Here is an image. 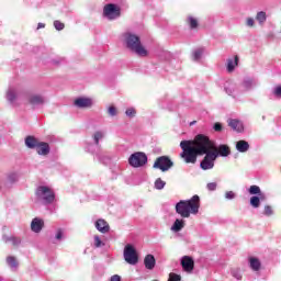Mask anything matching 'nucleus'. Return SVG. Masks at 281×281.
Listing matches in <instances>:
<instances>
[{
	"label": "nucleus",
	"instance_id": "nucleus-37",
	"mask_svg": "<svg viewBox=\"0 0 281 281\" xmlns=\"http://www.w3.org/2000/svg\"><path fill=\"white\" fill-rule=\"evenodd\" d=\"M203 56V48H198L193 52V60H201Z\"/></svg>",
	"mask_w": 281,
	"mask_h": 281
},
{
	"label": "nucleus",
	"instance_id": "nucleus-34",
	"mask_svg": "<svg viewBox=\"0 0 281 281\" xmlns=\"http://www.w3.org/2000/svg\"><path fill=\"white\" fill-rule=\"evenodd\" d=\"M108 115L110 117H116V115H117V108L115 105H110L108 108Z\"/></svg>",
	"mask_w": 281,
	"mask_h": 281
},
{
	"label": "nucleus",
	"instance_id": "nucleus-42",
	"mask_svg": "<svg viewBox=\"0 0 281 281\" xmlns=\"http://www.w3.org/2000/svg\"><path fill=\"white\" fill-rule=\"evenodd\" d=\"M168 281H181V276L175 273V272H171L169 274V280Z\"/></svg>",
	"mask_w": 281,
	"mask_h": 281
},
{
	"label": "nucleus",
	"instance_id": "nucleus-18",
	"mask_svg": "<svg viewBox=\"0 0 281 281\" xmlns=\"http://www.w3.org/2000/svg\"><path fill=\"white\" fill-rule=\"evenodd\" d=\"M186 227V220L183 218H177L172 226H171V232H173L175 234H179V232H181V229H183Z\"/></svg>",
	"mask_w": 281,
	"mask_h": 281
},
{
	"label": "nucleus",
	"instance_id": "nucleus-47",
	"mask_svg": "<svg viewBox=\"0 0 281 281\" xmlns=\"http://www.w3.org/2000/svg\"><path fill=\"white\" fill-rule=\"evenodd\" d=\"M273 93L277 95V98H281V86L274 88Z\"/></svg>",
	"mask_w": 281,
	"mask_h": 281
},
{
	"label": "nucleus",
	"instance_id": "nucleus-16",
	"mask_svg": "<svg viewBox=\"0 0 281 281\" xmlns=\"http://www.w3.org/2000/svg\"><path fill=\"white\" fill-rule=\"evenodd\" d=\"M228 126H231L233 131H236V133H243L245 131L243 122L236 119L228 120Z\"/></svg>",
	"mask_w": 281,
	"mask_h": 281
},
{
	"label": "nucleus",
	"instance_id": "nucleus-21",
	"mask_svg": "<svg viewBox=\"0 0 281 281\" xmlns=\"http://www.w3.org/2000/svg\"><path fill=\"white\" fill-rule=\"evenodd\" d=\"M216 153L217 157H229V155H232V150L227 145H220L218 147H216Z\"/></svg>",
	"mask_w": 281,
	"mask_h": 281
},
{
	"label": "nucleus",
	"instance_id": "nucleus-4",
	"mask_svg": "<svg viewBox=\"0 0 281 281\" xmlns=\"http://www.w3.org/2000/svg\"><path fill=\"white\" fill-rule=\"evenodd\" d=\"M36 198L41 201L44 205H52L56 199V194L52 188L46 186H41L35 191Z\"/></svg>",
	"mask_w": 281,
	"mask_h": 281
},
{
	"label": "nucleus",
	"instance_id": "nucleus-41",
	"mask_svg": "<svg viewBox=\"0 0 281 281\" xmlns=\"http://www.w3.org/2000/svg\"><path fill=\"white\" fill-rule=\"evenodd\" d=\"M246 26L247 27H255L256 26V20H254V18H247L246 19Z\"/></svg>",
	"mask_w": 281,
	"mask_h": 281
},
{
	"label": "nucleus",
	"instance_id": "nucleus-12",
	"mask_svg": "<svg viewBox=\"0 0 281 281\" xmlns=\"http://www.w3.org/2000/svg\"><path fill=\"white\" fill-rule=\"evenodd\" d=\"M21 95V90L18 87L11 86L5 92V98L12 106H16V100Z\"/></svg>",
	"mask_w": 281,
	"mask_h": 281
},
{
	"label": "nucleus",
	"instance_id": "nucleus-36",
	"mask_svg": "<svg viewBox=\"0 0 281 281\" xmlns=\"http://www.w3.org/2000/svg\"><path fill=\"white\" fill-rule=\"evenodd\" d=\"M232 277L236 278V280H243V273L240 272V269L238 268L233 269Z\"/></svg>",
	"mask_w": 281,
	"mask_h": 281
},
{
	"label": "nucleus",
	"instance_id": "nucleus-2",
	"mask_svg": "<svg viewBox=\"0 0 281 281\" xmlns=\"http://www.w3.org/2000/svg\"><path fill=\"white\" fill-rule=\"evenodd\" d=\"M121 38L126 49L136 54V56H140V58H146V56H148V50L142 45V40L135 33L125 32L122 34Z\"/></svg>",
	"mask_w": 281,
	"mask_h": 281
},
{
	"label": "nucleus",
	"instance_id": "nucleus-17",
	"mask_svg": "<svg viewBox=\"0 0 281 281\" xmlns=\"http://www.w3.org/2000/svg\"><path fill=\"white\" fill-rule=\"evenodd\" d=\"M94 225L98 232L101 234H109V231L111 229L109 223H106L104 220H98Z\"/></svg>",
	"mask_w": 281,
	"mask_h": 281
},
{
	"label": "nucleus",
	"instance_id": "nucleus-20",
	"mask_svg": "<svg viewBox=\"0 0 281 281\" xmlns=\"http://www.w3.org/2000/svg\"><path fill=\"white\" fill-rule=\"evenodd\" d=\"M38 144H41V140L34 136H27L25 138V146L26 148L36 149L38 147Z\"/></svg>",
	"mask_w": 281,
	"mask_h": 281
},
{
	"label": "nucleus",
	"instance_id": "nucleus-24",
	"mask_svg": "<svg viewBox=\"0 0 281 281\" xmlns=\"http://www.w3.org/2000/svg\"><path fill=\"white\" fill-rule=\"evenodd\" d=\"M256 85H257V82L255 79L246 78L241 83V88L244 91H251V89H254V87H256Z\"/></svg>",
	"mask_w": 281,
	"mask_h": 281
},
{
	"label": "nucleus",
	"instance_id": "nucleus-46",
	"mask_svg": "<svg viewBox=\"0 0 281 281\" xmlns=\"http://www.w3.org/2000/svg\"><path fill=\"white\" fill-rule=\"evenodd\" d=\"M214 131H216L217 133H221V131H223V125L221 123H215L213 126Z\"/></svg>",
	"mask_w": 281,
	"mask_h": 281
},
{
	"label": "nucleus",
	"instance_id": "nucleus-15",
	"mask_svg": "<svg viewBox=\"0 0 281 281\" xmlns=\"http://www.w3.org/2000/svg\"><path fill=\"white\" fill-rule=\"evenodd\" d=\"M144 267L148 271H153V269H155V267H157V259H155L154 255L148 254V255L145 256Z\"/></svg>",
	"mask_w": 281,
	"mask_h": 281
},
{
	"label": "nucleus",
	"instance_id": "nucleus-30",
	"mask_svg": "<svg viewBox=\"0 0 281 281\" xmlns=\"http://www.w3.org/2000/svg\"><path fill=\"white\" fill-rule=\"evenodd\" d=\"M225 92L228 95H234V93L236 92V83H226L225 85Z\"/></svg>",
	"mask_w": 281,
	"mask_h": 281
},
{
	"label": "nucleus",
	"instance_id": "nucleus-6",
	"mask_svg": "<svg viewBox=\"0 0 281 281\" xmlns=\"http://www.w3.org/2000/svg\"><path fill=\"white\" fill-rule=\"evenodd\" d=\"M122 9L117 4L109 3L103 8V16L108 21H115V19H120Z\"/></svg>",
	"mask_w": 281,
	"mask_h": 281
},
{
	"label": "nucleus",
	"instance_id": "nucleus-33",
	"mask_svg": "<svg viewBox=\"0 0 281 281\" xmlns=\"http://www.w3.org/2000/svg\"><path fill=\"white\" fill-rule=\"evenodd\" d=\"M164 188H166V181L161 180V178H157L155 181V189L164 190Z\"/></svg>",
	"mask_w": 281,
	"mask_h": 281
},
{
	"label": "nucleus",
	"instance_id": "nucleus-40",
	"mask_svg": "<svg viewBox=\"0 0 281 281\" xmlns=\"http://www.w3.org/2000/svg\"><path fill=\"white\" fill-rule=\"evenodd\" d=\"M265 216H273V209L270 205H266L263 209Z\"/></svg>",
	"mask_w": 281,
	"mask_h": 281
},
{
	"label": "nucleus",
	"instance_id": "nucleus-45",
	"mask_svg": "<svg viewBox=\"0 0 281 281\" xmlns=\"http://www.w3.org/2000/svg\"><path fill=\"white\" fill-rule=\"evenodd\" d=\"M55 238L56 240H63V229H57Z\"/></svg>",
	"mask_w": 281,
	"mask_h": 281
},
{
	"label": "nucleus",
	"instance_id": "nucleus-5",
	"mask_svg": "<svg viewBox=\"0 0 281 281\" xmlns=\"http://www.w3.org/2000/svg\"><path fill=\"white\" fill-rule=\"evenodd\" d=\"M249 194L252 196L250 198V205L255 210H258L260 207V201H267V194L262 193V190H260V187L254 184L250 186L248 189Z\"/></svg>",
	"mask_w": 281,
	"mask_h": 281
},
{
	"label": "nucleus",
	"instance_id": "nucleus-14",
	"mask_svg": "<svg viewBox=\"0 0 281 281\" xmlns=\"http://www.w3.org/2000/svg\"><path fill=\"white\" fill-rule=\"evenodd\" d=\"M43 227H45V222L38 217H35L31 222V229L34 232V234H41L43 231Z\"/></svg>",
	"mask_w": 281,
	"mask_h": 281
},
{
	"label": "nucleus",
	"instance_id": "nucleus-39",
	"mask_svg": "<svg viewBox=\"0 0 281 281\" xmlns=\"http://www.w3.org/2000/svg\"><path fill=\"white\" fill-rule=\"evenodd\" d=\"M94 247H104V243L102 241V239H100V236L98 235H94Z\"/></svg>",
	"mask_w": 281,
	"mask_h": 281
},
{
	"label": "nucleus",
	"instance_id": "nucleus-28",
	"mask_svg": "<svg viewBox=\"0 0 281 281\" xmlns=\"http://www.w3.org/2000/svg\"><path fill=\"white\" fill-rule=\"evenodd\" d=\"M7 265L10 267V269H19V261L14 256L7 257Z\"/></svg>",
	"mask_w": 281,
	"mask_h": 281
},
{
	"label": "nucleus",
	"instance_id": "nucleus-32",
	"mask_svg": "<svg viewBox=\"0 0 281 281\" xmlns=\"http://www.w3.org/2000/svg\"><path fill=\"white\" fill-rule=\"evenodd\" d=\"M188 23H189L191 30H196L199 27V21L195 18L189 16Z\"/></svg>",
	"mask_w": 281,
	"mask_h": 281
},
{
	"label": "nucleus",
	"instance_id": "nucleus-26",
	"mask_svg": "<svg viewBox=\"0 0 281 281\" xmlns=\"http://www.w3.org/2000/svg\"><path fill=\"white\" fill-rule=\"evenodd\" d=\"M236 150L238 153H247L249 150V143L247 140H238L236 143Z\"/></svg>",
	"mask_w": 281,
	"mask_h": 281
},
{
	"label": "nucleus",
	"instance_id": "nucleus-43",
	"mask_svg": "<svg viewBox=\"0 0 281 281\" xmlns=\"http://www.w3.org/2000/svg\"><path fill=\"white\" fill-rule=\"evenodd\" d=\"M225 199H227L228 201H232L233 199H236V193H234V191H227L225 193Z\"/></svg>",
	"mask_w": 281,
	"mask_h": 281
},
{
	"label": "nucleus",
	"instance_id": "nucleus-13",
	"mask_svg": "<svg viewBox=\"0 0 281 281\" xmlns=\"http://www.w3.org/2000/svg\"><path fill=\"white\" fill-rule=\"evenodd\" d=\"M180 265L187 273H192V271H194V259L190 256H183L180 260Z\"/></svg>",
	"mask_w": 281,
	"mask_h": 281
},
{
	"label": "nucleus",
	"instance_id": "nucleus-29",
	"mask_svg": "<svg viewBox=\"0 0 281 281\" xmlns=\"http://www.w3.org/2000/svg\"><path fill=\"white\" fill-rule=\"evenodd\" d=\"M256 21H258L259 25H265V23H267V12L265 11L257 12Z\"/></svg>",
	"mask_w": 281,
	"mask_h": 281
},
{
	"label": "nucleus",
	"instance_id": "nucleus-11",
	"mask_svg": "<svg viewBox=\"0 0 281 281\" xmlns=\"http://www.w3.org/2000/svg\"><path fill=\"white\" fill-rule=\"evenodd\" d=\"M93 104H95V102L91 97H77L74 100V106H76V109H93Z\"/></svg>",
	"mask_w": 281,
	"mask_h": 281
},
{
	"label": "nucleus",
	"instance_id": "nucleus-8",
	"mask_svg": "<svg viewBox=\"0 0 281 281\" xmlns=\"http://www.w3.org/2000/svg\"><path fill=\"white\" fill-rule=\"evenodd\" d=\"M124 260L127 265H137L139 262V257L137 256V250L133 245L127 244L123 251Z\"/></svg>",
	"mask_w": 281,
	"mask_h": 281
},
{
	"label": "nucleus",
	"instance_id": "nucleus-35",
	"mask_svg": "<svg viewBox=\"0 0 281 281\" xmlns=\"http://www.w3.org/2000/svg\"><path fill=\"white\" fill-rule=\"evenodd\" d=\"M126 117L133 119L135 115H137V110L135 108H127L125 111Z\"/></svg>",
	"mask_w": 281,
	"mask_h": 281
},
{
	"label": "nucleus",
	"instance_id": "nucleus-27",
	"mask_svg": "<svg viewBox=\"0 0 281 281\" xmlns=\"http://www.w3.org/2000/svg\"><path fill=\"white\" fill-rule=\"evenodd\" d=\"M92 138H93L94 144L97 146H99L100 140L104 139V131H102V130L95 131L92 135Z\"/></svg>",
	"mask_w": 281,
	"mask_h": 281
},
{
	"label": "nucleus",
	"instance_id": "nucleus-38",
	"mask_svg": "<svg viewBox=\"0 0 281 281\" xmlns=\"http://www.w3.org/2000/svg\"><path fill=\"white\" fill-rule=\"evenodd\" d=\"M54 27L55 30H57L58 32L65 30V24L58 20L54 21Z\"/></svg>",
	"mask_w": 281,
	"mask_h": 281
},
{
	"label": "nucleus",
	"instance_id": "nucleus-3",
	"mask_svg": "<svg viewBox=\"0 0 281 281\" xmlns=\"http://www.w3.org/2000/svg\"><path fill=\"white\" fill-rule=\"evenodd\" d=\"M201 207V199L199 195H193L190 200H182L176 204V213L181 218H190V215L196 216Z\"/></svg>",
	"mask_w": 281,
	"mask_h": 281
},
{
	"label": "nucleus",
	"instance_id": "nucleus-25",
	"mask_svg": "<svg viewBox=\"0 0 281 281\" xmlns=\"http://www.w3.org/2000/svg\"><path fill=\"white\" fill-rule=\"evenodd\" d=\"M248 262H249V267L252 271H258L260 269V267H262L260 259H258L256 257H249Z\"/></svg>",
	"mask_w": 281,
	"mask_h": 281
},
{
	"label": "nucleus",
	"instance_id": "nucleus-23",
	"mask_svg": "<svg viewBox=\"0 0 281 281\" xmlns=\"http://www.w3.org/2000/svg\"><path fill=\"white\" fill-rule=\"evenodd\" d=\"M236 67H238V56L237 55L227 59L226 69L228 71V74H232V71H234V69H236Z\"/></svg>",
	"mask_w": 281,
	"mask_h": 281
},
{
	"label": "nucleus",
	"instance_id": "nucleus-22",
	"mask_svg": "<svg viewBox=\"0 0 281 281\" xmlns=\"http://www.w3.org/2000/svg\"><path fill=\"white\" fill-rule=\"evenodd\" d=\"M2 240L5 244L11 243L13 247H19V245H21V237H16V236L3 235Z\"/></svg>",
	"mask_w": 281,
	"mask_h": 281
},
{
	"label": "nucleus",
	"instance_id": "nucleus-19",
	"mask_svg": "<svg viewBox=\"0 0 281 281\" xmlns=\"http://www.w3.org/2000/svg\"><path fill=\"white\" fill-rule=\"evenodd\" d=\"M35 150L37 155H42V156L49 155V144L40 140Z\"/></svg>",
	"mask_w": 281,
	"mask_h": 281
},
{
	"label": "nucleus",
	"instance_id": "nucleus-10",
	"mask_svg": "<svg viewBox=\"0 0 281 281\" xmlns=\"http://www.w3.org/2000/svg\"><path fill=\"white\" fill-rule=\"evenodd\" d=\"M26 100L33 109H38V106H44L46 102L45 95L41 93H30L27 94Z\"/></svg>",
	"mask_w": 281,
	"mask_h": 281
},
{
	"label": "nucleus",
	"instance_id": "nucleus-49",
	"mask_svg": "<svg viewBox=\"0 0 281 281\" xmlns=\"http://www.w3.org/2000/svg\"><path fill=\"white\" fill-rule=\"evenodd\" d=\"M43 27H45V24H44V23H38V24H37V30H43Z\"/></svg>",
	"mask_w": 281,
	"mask_h": 281
},
{
	"label": "nucleus",
	"instance_id": "nucleus-44",
	"mask_svg": "<svg viewBox=\"0 0 281 281\" xmlns=\"http://www.w3.org/2000/svg\"><path fill=\"white\" fill-rule=\"evenodd\" d=\"M206 188H207V190H210V192H214V190H216V188H217V184H216V182H210L206 184Z\"/></svg>",
	"mask_w": 281,
	"mask_h": 281
},
{
	"label": "nucleus",
	"instance_id": "nucleus-31",
	"mask_svg": "<svg viewBox=\"0 0 281 281\" xmlns=\"http://www.w3.org/2000/svg\"><path fill=\"white\" fill-rule=\"evenodd\" d=\"M7 181L8 183H16L19 181V175L16 172H10L7 176Z\"/></svg>",
	"mask_w": 281,
	"mask_h": 281
},
{
	"label": "nucleus",
	"instance_id": "nucleus-7",
	"mask_svg": "<svg viewBox=\"0 0 281 281\" xmlns=\"http://www.w3.org/2000/svg\"><path fill=\"white\" fill-rule=\"evenodd\" d=\"M148 162V157L142 151L134 153L128 158V164L132 168H142Z\"/></svg>",
	"mask_w": 281,
	"mask_h": 281
},
{
	"label": "nucleus",
	"instance_id": "nucleus-48",
	"mask_svg": "<svg viewBox=\"0 0 281 281\" xmlns=\"http://www.w3.org/2000/svg\"><path fill=\"white\" fill-rule=\"evenodd\" d=\"M111 281H122V277H120L119 274H114L111 277Z\"/></svg>",
	"mask_w": 281,
	"mask_h": 281
},
{
	"label": "nucleus",
	"instance_id": "nucleus-1",
	"mask_svg": "<svg viewBox=\"0 0 281 281\" xmlns=\"http://www.w3.org/2000/svg\"><path fill=\"white\" fill-rule=\"evenodd\" d=\"M180 148L182 149L180 156L184 159L186 164H196V157L205 155L200 164L202 170H212L214 161L218 158L216 145L203 134L195 136L194 140H182Z\"/></svg>",
	"mask_w": 281,
	"mask_h": 281
},
{
	"label": "nucleus",
	"instance_id": "nucleus-9",
	"mask_svg": "<svg viewBox=\"0 0 281 281\" xmlns=\"http://www.w3.org/2000/svg\"><path fill=\"white\" fill-rule=\"evenodd\" d=\"M173 166H175V162H172L170 157L160 156L154 162L153 168H155L156 170H161V172H168V170H170V168H172Z\"/></svg>",
	"mask_w": 281,
	"mask_h": 281
}]
</instances>
